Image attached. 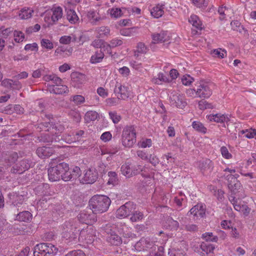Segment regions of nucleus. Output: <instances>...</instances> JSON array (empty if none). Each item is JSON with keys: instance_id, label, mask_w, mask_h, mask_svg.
Segmentation results:
<instances>
[{"instance_id": "obj_1", "label": "nucleus", "mask_w": 256, "mask_h": 256, "mask_svg": "<svg viewBox=\"0 0 256 256\" xmlns=\"http://www.w3.org/2000/svg\"><path fill=\"white\" fill-rule=\"evenodd\" d=\"M80 173L79 167L70 168L68 164L66 162L58 164L51 166L48 170V178L51 182H56L60 178L64 182H68L78 178Z\"/></svg>"}, {"instance_id": "obj_2", "label": "nucleus", "mask_w": 256, "mask_h": 256, "mask_svg": "<svg viewBox=\"0 0 256 256\" xmlns=\"http://www.w3.org/2000/svg\"><path fill=\"white\" fill-rule=\"evenodd\" d=\"M111 200L104 195H95L89 201L90 209L95 214H102L108 210Z\"/></svg>"}, {"instance_id": "obj_3", "label": "nucleus", "mask_w": 256, "mask_h": 256, "mask_svg": "<svg viewBox=\"0 0 256 256\" xmlns=\"http://www.w3.org/2000/svg\"><path fill=\"white\" fill-rule=\"evenodd\" d=\"M121 171L122 174L126 177L130 178L133 175H136L142 172V175L146 178H148L149 180L146 181V182H148V184L152 186L154 188V174L151 172L150 174H146V170H142L141 166L139 165L134 167H131L130 164L128 163L123 164L121 167Z\"/></svg>"}, {"instance_id": "obj_4", "label": "nucleus", "mask_w": 256, "mask_h": 256, "mask_svg": "<svg viewBox=\"0 0 256 256\" xmlns=\"http://www.w3.org/2000/svg\"><path fill=\"white\" fill-rule=\"evenodd\" d=\"M136 132L134 126H127L122 131V142L124 147L132 148L136 142Z\"/></svg>"}, {"instance_id": "obj_5", "label": "nucleus", "mask_w": 256, "mask_h": 256, "mask_svg": "<svg viewBox=\"0 0 256 256\" xmlns=\"http://www.w3.org/2000/svg\"><path fill=\"white\" fill-rule=\"evenodd\" d=\"M58 248L52 244L42 243L34 247V256H54L58 252Z\"/></svg>"}, {"instance_id": "obj_6", "label": "nucleus", "mask_w": 256, "mask_h": 256, "mask_svg": "<svg viewBox=\"0 0 256 256\" xmlns=\"http://www.w3.org/2000/svg\"><path fill=\"white\" fill-rule=\"evenodd\" d=\"M62 10L60 6L54 7L46 11L44 14L45 25L47 26L52 25L62 18Z\"/></svg>"}, {"instance_id": "obj_7", "label": "nucleus", "mask_w": 256, "mask_h": 256, "mask_svg": "<svg viewBox=\"0 0 256 256\" xmlns=\"http://www.w3.org/2000/svg\"><path fill=\"white\" fill-rule=\"evenodd\" d=\"M213 84L204 80L200 81L197 86L198 97L208 98L212 93Z\"/></svg>"}, {"instance_id": "obj_8", "label": "nucleus", "mask_w": 256, "mask_h": 256, "mask_svg": "<svg viewBox=\"0 0 256 256\" xmlns=\"http://www.w3.org/2000/svg\"><path fill=\"white\" fill-rule=\"evenodd\" d=\"M229 200L234 206V208L242 214L245 216H247L250 212V208L246 204H244L239 198H236V197L230 196Z\"/></svg>"}, {"instance_id": "obj_9", "label": "nucleus", "mask_w": 256, "mask_h": 256, "mask_svg": "<svg viewBox=\"0 0 256 256\" xmlns=\"http://www.w3.org/2000/svg\"><path fill=\"white\" fill-rule=\"evenodd\" d=\"M79 221L86 224L92 225L96 222V214L92 211L84 210L81 211L78 216Z\"/></svg>"}, {"instance_id": "obj_10", "label": "nucleus", "mask_w": 256, "mask_h": 256, "mask_svg": "<svg viewBox=\"0 0 256 256\" xmlns=\"http://www.w3.org/2000/svg\"><path fill=\"white\" fill-rule=\"evenodd\" d=\"M135 205L132 202H128L122 206L116 212V216L120 218H126L135 210Z\"/></svg>"}, {"instance_id": "obj_11", "label": "nucleus", "mask_w": 256, "mask_h": 256, "mask_svg": "<svg viewBox=\"0 0 256 256\" xmlns=\"http://www.w3.org/2000/svg\"><path fill=\"white\" fill-rule=\"evenodd\" d=\"M112 226V224H108L106 227V232L110 234L108 241L112 244L118 245L122 242L121 238L116 234L117 228H113Z\"/></svg>"}, {"instance_id": "obj_12", "label": "nucleus", "mask_w": 256, "mask_h": 256, "mask_svg": "<svg viewBox=\"0 0 256 256\" xmlns=\"http://www.w3.org/2000/svg\"><path fill=\"white\" fill-rule=\"evenodd\" d=\"M155 242L154 238H142L135 244L134 248L135 250L138 252L146 250L150 248H152L153 244Z\"/></svg>"}, {"instance_id": "obj_13", "label": "nucleus", "mask_w": 256, "mask_h": 256, "mask_svg": "<svg viewBox=\"0 0 256 256\" xmlns=\"http://www.w3.org/2000/svg\"><path fill=\"white\" fill-rule=\"evenodd\" d=\"M98 178V172L95 168H90L86 170L84 176L80 179L82 184H93Z\"/></svg>"}, {"instance_id": "obj_14", "label": "nucleus", "mask_w": 256, "mask_h": 256, "mask_svg": "<svg viewBox=\"0 0 256 256\" xmlns=\"http://www.w3.org/2000/svg\"><path fill=\"white\" fill-rule=\"evenodd\" d=\"M170 102L172 106L183 108L186 105L183 96L176 92H172L170 96Z\"/></svg>"}, {"instance_id": "obj_15", "label": "nucleus", "mask_w": 256, "mask_h": 256, "mask_svg": "<svg viewBox=\"0 0 256 256\" xmlns=\"http://www.w3.org/2000/svg\"><path fill=\"white\" fill-rule=\"evenodd\" d=\"M115 92L119 100H126L132 96V92L128 86L118 84L116 86Z\"/></svg>"}, {"instance_id": "obj_16", "label": "nucleus", "mask_w": 256, "mask_h": 256, "mask_svg": "<svg viewBox=\"0 0 256 256\" xmlns=\"http://www.w3.org/2000/svg\"><path fill=\"white\" fill-rule=\"evenodd\" d=\"M112 227L113 228H117V231L120 234H122L124 238H134L135 234L132 233L130 228L128 227L124 224L118 223L112 224Z\"/></svg>"}, {"instance_id": "obj_17", "label": "nucleus", "mask_w": 256, "mask_h": 256, "mask_svg": "<svg viewBox=\"0 0 256 256\" xmlns=\"http://www.w3.org/2000/svg\"><path fill=\"white\" fill-rule=\"evenodd\" d=\"M60 148L58 146L54 145L53 147H40L36 150L38 156L42 158H45L52 156L56 152V149Z\"/></svg>"}, {"instance_id": "obj_18", "label": "nucleus", "mask_w": 256, "mask_h": 256, "mask_svg": "<svg viewBox=\"0 0 256 256\" xmlns=\"http://www.w3.org/2000/svg\"><path fill=\"white\" fill-rule=\"evenodd\" d=\"M95 236L96 230L92 226H87L86 228L82 230L80 233V237L86 240L88 243L91 242Z\"/></svg>"}, {"instance_id": "obj_19", "label": "nucleus", "mask_w": 256, "mask_h": 256, "mask_svg": "<svg viewBox=\"0 0 256 256\" xmlns=\"http://www.w3.org/2000/svg\"><path fill=\"white\" fill-rule=\"evenodd\" d=\"M129 11L128 9L124 7H113L108 9V12L112 18H118L123 16H128L130 14Z\"/></svg>"}, {"instance_id": "obj_20", "label": "nucleus", "mask_w": 256, "mask_h": 256, "mask_svg": "<svg viewBox=\"0 0 256 256\" xmlns=\"http://www.w3.org/2000/svg\"><path fill=\"white\" fill-rule=\"evenodd\" d=\"M30 167L29 161L27 160H22L15 165L12 169V172L13 173L22 174L24 172L28 170Z\"/></svg>"}, {"instance_id": "obj_21", "label": "nucleus", "mask_w": 256, "mask_h": 256, "mask_svg": "<svg viewBox=\"0 0 256 256\" xmlns=\"http://www.w3.org/2000/svg\"><path fill=\"white\" fill-rule=\"evenodd\" d=\"M56 128H57V127H55V128H52V130H51V133L53 134V133H55V134L56 136H53L52 137V138H50V136H48V138H46V139H44L43 140L44 142H53V141H55V142H57V141H59L60 138H59V134L60 133H61L62 130H63V127H62L60 126V129H58V132H56ZM74 136H75V135L74 134V133H72V134H68V135H66L65 136H64L63 138H61V139H62L64 140L65 141V138H68V136H69V138H74Z\"/></svg>"}, {"instance_id": "obj_22", "label": "nucleus", "mask_w": 256, "mask_h": 256, "mask_svg": "<svg viewBox=\"0 0 256 256\" xmlns=\"http://www.w3.org/2000/svg\"><path fill=\"white\" fill-rule=\"evenodd\" d=\"M72 84L76 88H80L86 81V76L80 73L74 72L71 75Z\"/></svg>"}, {"instance_id": "obj_23", "label": "nucleus", "mask_w": 256, "mask_h": 256, "mask_svg": "<svg viewBox=\"0 0 256 256\" xmlns=\"http://www.w3.org/2000/svg\"><path fill=\"white\" fill-rule=\"evenodd\" d=\"M48 90L50 93L55 94H62L68 92V88L64 84L54 85L48 84Z\"/></svg>"}, {"instance_id": "obj_24", "label": "nucleus", "mask_w": 256, "mask_h": 256, "mask_svg": "<svg viewBox=\"0 0 256 256\" xmlns=\"http://www.w3.org/2000/svg\"><path fill=\"white\" fill-rule=\"evenodd\" d=\"M206 206L202 204H198L192 207L190 212L197 218H203L205 214Z\"/></svg>"}, {"instance_id": "obj_25", "label": "nucleus", "mask_w": 256, "mask_h": 256, "mask_svg": "<svg viewBox=\"0 0 256 256\" xmlns=\"http://www.w3.org/2000/svg\"><path fill=\"white\" fill-rule=\"evenodd\" d=\"M154 43H159L168 41L170 40L169 34L168 32L162 31L160 33H156L152 35Z\"/></svg>"}, {"instance_id": "obj_26", "label": "nucleus", "mask_w": 256, "mask_h": 256, "mask_svg": "<svg viewBox=\"0 0 256 256\" xmlns=\"http://www.w3.org/2000/svg\"><path fill=\"white\" fill-rule=\"evenodd\" d=\"M200 248L202 256H215L214 253L215 246L214 245L203 242L200 245Z\"/></svg>"}, {"instance_id": "obj_27", "label": "nucleus", "mask_w": 256, "mask_h": 256, "mask_svg": "<svg viewBox=\"0 0 256 256\" xmlns=\"http://www.w3.org/2000/svg\"><path fill=\"white\" fill-rule=\"evenodd\" d=\"M74 228L72 226L70 222H66L64 226V230L62 231L63 236L67 240H71L76 238L75 235L74 234Z\"/></svg>"}, {"instance_id": "obj_28", "label": "nucleus", "mask_w": 256, "mask_h": 256, "mask_svg": "<svg viewBox=\"0 0 256 256\" xmlns=\"http://www.w3.org/2000/svg\"><path fill=\"white\" fill-rule=\"evenodd\" d=\"M208 118L210 121H214L216 122H224L229 121L230 119L228 115L222 114H210L207 116Z\"/></svg>"}, {"instance_id": "obj_29", "label": "nucleus", "mask_w": 256, "mask_h": 256, "mask_svg": "<svg viewBox=\"0 0 256 256\" xmlns=\"http://www.w3.org/2000/svg\"><path fill=\"white\" fill-rule=\"evenodd\" d=\"M68 20L72 24H75L78 20V17L76 12L69 6H66Z\"/></svg>"}, {"instance_id": "obj_30", "label": "nucleus", "mask_w": 256, "mask_h": 256, "mask_svg": "<svg viewBox=\"0 0 256 256\" xmlns=\"http://www.w3.org/2000/svg\"><path fill=\"white\" fill-rule=\"evenodd\" d=\"M238 135L240 137L256 139V130L252 128L242 130L239 131Z\"/></svg>"}, {"instance_id": "obj_31", "label": "nucleus", "mask_w": 256, "mask_h": 256, "mask_svg": "<svg viewBox=\"0 0 256 256\" xmlns=\"http://www.w3.org/2000/svg\"><path fill=\"white\" fill-rule=\"evenodd\" d=\"M237 177L236 176L228 181V186L234 194H236L238 190H241V184L236 180Z\"/></svg>"}, {"instance_id": "obj_32", "label": "nucleus", "mask_w": 256, "mask_h": 256, "mask_svg": "<svg viewBox=\"0 0 256 256\" xmlns=\"http://www.w3.org/2000/svg\"><path fill=\"white\" fill-rule=\"evenodd\" d=\"M152 82L155 84H162L163 83L170 82V80L164 74L160 72L152 79Z\"/></svg>"}, {"instance_id": "obj_33", "label": "nucleus", "mask_w": 256, "mask_h": 256, "mask_svg": "<svg viewBox=\"0 0 256 256\" xmlns=\"http://www.w3.org/2000/svg\"><path fill=\"white\" fill-rule=\"evenodd\" d=\"M164 8L162 5L158 4L150 10V14L154 18H159L161 17L164 13Z\"/></svg>"}, {"instance_id": "obj_34", "label": "nucleus", "mask_w": 256, "mask_h": 256, "mask_svg": "<svg viewBox=\"0 0 256 256\" xmlns=\"http://www.w3.org/2000/svg\"><path fill=\"white\" fill-rule=\"evenodd\" d=\"M188 22L192 26L198 30H202V24L201 20L195 14L190 16Z\"/></svg>"}, {"instance_id": "obj_35", "label": "nucleus", "mask_w": 256, "mask_h": 256, "mask_svg": "<svg viewBox=\"0 0 256 256\" xmlns=\"http://www.w3.org/2000/svg\"><path fill=\"white\" fill-rule=\"evenodd\" d=\"M32 218V214L28 211H24L18 214L16 219L22 222H29Z\"/></svg>"}, {"instance_id": "obj_36", "label": "nucleus", "mask_w": 256, "mask_h": 256, "mask_svg": "<svg viewBox=\"0 0 256 256\" xmlns=\"http://www.w3.org/2000/svg\"><path fill=\"white\" fill-rule=\"evenodd\" d=\"M104 58V54L101 50L96 52L90 58V62L96 64L102 61Z\"/></svg>"}, {"instance_id": "obj_37", "label": "nucleus", "mask_w": 256, "mask_h": 256, "mask_svg": "<svg viewBox=\"0 0 256 256\" xmlns=\"http://www.w3.org/2000/svg\"><path fill=\"white\" fill-rule=\"evenodd\" d=\"M34 11L31 8H23L18 12V16L22 20H26L30 18L32 16Z\"/></svg>"}, {"instance_id": "obj_38", "label": "nucleus", "mask_w": 256, "mask_h": 256, "mask_svg": "<svg viewBox=\"0 0 256 256\" xmlns=\"http://www.w3.org/2000/svg\"><path fill=\"white\" fill-rule=\"evenodd\" d=\"M211 54L214 57L222 58L226 56L227 52L224 49L216 48L212 50Z\"/></svg>"}, {"instance_id": "obj_39", "label": "nucleus", "mask_w": 256, "mask_h": 256, "mask_svg": "<svg viewBox=\"0 0 256 256\" xmlns=\"http://www.w3.org/2000/svg\"><path fill=\"white\" fill-rule=\"evenodd\" d=\"M192 126L196 130L202 134H206V128L204 126L202 123L198 121L193 122Z\"/></svg>"}, {"instance_id": "obj_40", "label": "nucleus", "mask_w": 256, "mask_h": 256, "mask_svg": "<svg viewBox=\"0 0 256 256\" xmlns=\"http://www.w3.org/2000/svg\"><path fill=\"white\" fill-rule=\"evenodd\" d=\"M96 36L98 38H104L109 35L110 30L108 27L101 26L96 30Z\"/></svg>"}, {"instance_id": "obj_41", "label": "nucleus", "mask_w": 256, "mask_h": 256, "mask_svg": "<svg viewBox=\"0 0 256 256\" xmlns=\"http://www.w3.org/2000/svg\"><path fill=\"white\" fill-rule=\"evenodd\" d=\"M40 46L44 49L48 50H52L54 47V43L48 39L42 38L40 40Z\"/></svg>"}, {"instance_id": "obj_42", "label": "nucleus", "mask_w": 256, "mask_h": 256, "mask_svg": "<svg viewBox=\"0 0 256 256\" xmlns=\"http://www.w3.org/2000/svg\"><path fill=\"white\" fill-rule=\"evenodd\" d=\"M148 50V48L142 42H138L137 44L135 55L138 56L139 54H145Z\"/></svg>"}, {"instance_id": "obj_43", "label": "nucleus", "mask_w": 256, "mask_h": 256, "mask_svg": "<svg viewBox=\"0 0 256 256\" xmlns=\"http://www.w3.org/2000/svg\"><path fill=\"white\" fill-rule=\"evenodd\" d=\"M84 134V132L82 130H79L74 133L75 136H74V138H69V136L68 138H66L65 142L67 143H72L76 141L79 140L80 136Z\"/></svg>"}, {"instance_id": "obj_44", "label": "nucleus", "mask_w": 256, "mask_h": 256, "mask_svg": "<svg viewBox=\"0 0 256 256\" xmlns=\"http://www.w3.org/2000/svg\"><path fill=\"white\" fill-rule=\"evenodd\" d=\"M98 114L95 111H88V112L84 116V119L86 122H90L94 121L98 118Z\"/></svg>"}, {"instance_id": "obj_45", "label": "nucleus", "mask_w": 256, "mask_h": 256, "mask_svg": "<svg viewBox=\"0 0 256 256\" xmlns=\"http://www.w3.org/2000/svg\"><path fill=\"white\" fill-rule=\"evenodd\" d=\"M132 216L130 218V220L132 222H136L142 220L144 218V214L142 212L139 211H134L131 213Z\"/></svg>"}, {"instance_id": "obj_46", "label": "nucleus", "mask_w": 256, "mask_h": 256, "mask_svg": "<svg viewBox=\"0 0 256 256\" xmlns=\"http://www.w3.org/2000/svg\"><path fill=\"white\" fill-rule=\"evenodd\" d=\"M108 184L109 185L114 186L118 182V177L116 174L114 172H110L108 174Z\"/></svg>"}, {"instance_id": "obj_47", "label": "nucleus", "mask_w": 256, "mask_h": 256, "mask_svg": "<svg viewBox=\"0 0 256 256\" xmlns=\"http://www.w3.org/2000/svg\"><path fill=\"white\" fill-rule=\"evenodd\" d=\"M202 238L207 242H216L218 238L217 236H214L212 232H205L202 234Z\"/></svg>"}, {"instance_id": "obj_48", "label": "nucleus", "mask_w": 256, "mask_h": 256, "mask_svg": "<svg viewBox=\"0 0 256 256\" xmlns=\"http://www.w3.org/2000/svg\"><path fill=\"white\" fill-rule=\"evenodd\" d=\"M70 100L76 105L83 104L85 102V98L82 95H75L71 97Z\"/></svg>"}, {"instance_id": "obj_49", "label": "nucleus", "mask_w": 256, "mask_h": 256, "mask_svg": "<svg viewBox=\"0 0 256 256\" xmlns=\"http://www.w3.org/2000/svg\"><path fill=\"white\" fill-rule=\"evenodd\" d=\"M186 202V196L182 192H180L178 195L174 198V202L178 206H181Z\"/></svg>"}, {"instance_id": "obj_50", "label": "nucleus", "mask_w": 256, "mask_h": 256, "mask_svg": "<svg viewBox=\"0 0 256 256\" xmlns=\"http://www.w3.org/2000/svg\"><path fill=\"white\" fill-rule=\"evenodd\" d=\"M220 152L222 156L225 159L229 160L232 158V154L230 152L226 146H222L220 148Z\"/></svg>"}, {"instance_id": "obj_51", "label": "nucleus", "mask_w": 256, "mask_h": 256, "mask_svg": "<svg viewBox=\"0 0 256 256\" xmlns=\"http://www.w3.org/2000/svg\"><path fill=\"white\" fill-rule=\"evenodd\" d=\"M12 30L10 28H6L4 26L0 28V37L6 38L12 33Z\"/></svg>"}, {"instance_id": "obj_52", "label": "nucleus", "mask_w": 256, "mask_h": 256, "mask_svg": "<svg viewBox=\"0 0 256 256\" xmlns=\"http://www.w3.org/2000/svg\"><path fill=\"white\" fill-rule=\"evenodd\" d=\"M88 16L92 22H97L100 19L98 14L94 10H90L88 14Z\"/></svg>"}, {"instance_id": "obj_53", "label": "nucleus", "mask_w": 256, "mask_h": 256, "mask_svg": "<svg viewBox=\"0 0 256 256\" xmlns=\"http://www.w3.org/2000/svg\"><path fill=\"white\" fill-rule=\"evenodd\" d=\"M152 140L149 138L142 139L138 143V146L142 148H150L152 146Z\"/></svg>"}, {"instance_id": "obj_54", "label": "nucleus", "mask_w": 256, "mask_h": 256, "mask_svg": "<svg viewBox=\"0 0 256 256\" xmlns=\"http://www.w3.org/2000/svg\"><path fill=\"white\" fill-rule=\"evenodd\" d=\"M194 79L188 74H186L182 76L181 82L185 86H190L193 82Z\"/></svg>"}, {"instance_id": "obj_55", "label": "nucleus", "mask_w": 256, "mask_h": 256, "mask_svg": "<svg viewBox=\"0 0 256 256\" xmlns=\"http://www.w3.org/2000/svg\"><path fill=\"white\" fill-rule=\"evenodd\" d=\"M110 119L114 124H118L121 120V116L116 112H109Z\"/></svg>"}, {"instance_id": "obj_56", "label": "nucleus", "mask_w": 256, "mask_h": 256, "mask_svg": "<svg viewBox=\"0 0 256 256\" xmlns=\"http://www.w3.org/2000/svg\"><path fill=\"white\" fill-rule=\"evenodd\" d=\"M224 172H226V173L228 172V174L226 176V178H227L228 180L229 181L230 179H233V178L238 176V174L233 175L232 174H234L236 172V170L234 168H226Z\"/></svg>"}, {"instance_id": "obj_57", "label": "nucleus", "mask_w": 256, "mask_h": 256, "mask_svg": "<svg viewBox=\"0 0 256 256\" xmlns=\"http://www.w3.org/2000/svg\"><path fill=\"white\" fill-rule=\"evenodd\" d=\"M14 36V40L17 42H22L24 38V34L20 31L15 30Z\"/></svg>"}, {"instance_id": "obj_58", "label": "nucleus", "mask_w": 256, "mask_h": 256, "mask_svg": "<svg viewBox=\"0 0 256 256\" xmlns=\"http://www.w3.org/2000/svg\"><path fill=\"white\" fill-rule=\"evenodd\" d=\"M66 50L62 47H59L57 48L54 52V55L60 58L66 57L65 52Z\"/></svg>"}, {"instance_id": "obj_59", "label": "nucleus", "mask_w": 256, "mask_h": 256, "mask_svg": "<svg viewBox=\"0 0 256 256\" xmlns=\"http://www.w3.org/2000/svg\"><path fill=\"white\" fill-rule=\"evenodd\" d=\"M38 48V46L36 42L26 44L24 46V50L27 51L37 52Z\"/></svg>"}, {"instance_id": "obj_60", "label": "nucleus", "mask_w": 256, "mask_h": 256, "mask_svg": "<svg viewBox=\"0 0 256 256\" xmlns=\"http://www.w3.org/2000/svg\"><path fill=\"white\" fill-rule=\"evenodd\" d=\"M100 140L104 142L110 141L112 138V134L110 132H106L102 134Z\"/></svg>"}, {"instance_id": "obj_61", "label": "nucleus", "mask_w": 256, "mask_h": 256, "mask_svg": "<svg viewBox=\"0 0 256 256\" xmlns=\"http://www.w3.org/2000/svg\"><path fill=\"white\" fill-rule=\"evenodd\" d=\"M198 107L201 110L213 108L212 104H209L208 102L204 100H201L199 102Z\"/></svg>"}, {"instance_id": "obj_62", "label": "nucleus", "mask_w": 256, "mask_h": 256, "mask_svg": "<svg viewBox=\"0 0 256 256\" xmlns=\"http://www.w3.org/2000/svg\"><path fill=\"white\" fill-rule=\"evenodd\" d=\"M168 227L171 230H176L178 226V222L172 218H168Z\"/></svg>"}, {"instance_id": "obj_63", "label": "nucleus", "mask_w": 256, "mask_h": 256, "mask_svg": "<svg viewBox=\"0 0 256 256\" xmlns=\"http://www.w3.org/2000/svg\"><path fill=\"white\" fill-rule=\"evenodd\" d=\"M66 256H86V255L83 251L77 250L68 252Z\"/></svg>"}, {"instance_id": "obj_64", "label": "nucleus", "mask_w": 256, "mask_h": 256, "mask_svg": "<svg viewBox=\"0 0 256 256\" xmlns=\"http://www.w3.org/2000/svg\"><path fill=\"white\" fill-rule=\"evenodd\" d=\"M169 256H185L184 252L180 250H176L174 249H172L168 252Z\"/></svg>"}]
</instances>
